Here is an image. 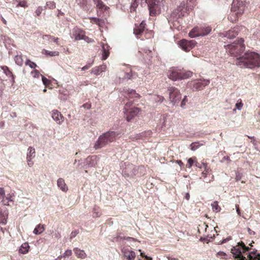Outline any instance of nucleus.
<instances>
[{
	"instance_id": "f257e3e1",
	"label": "nucleus",
	"mask_w": 260,
	"mask_h": 260,
	"mask_svg": "<svg viewBox=\"0 0 260 260\" xmlns=\"http://www.w3.org/2000/svg\"><path fill=\"white\" fill-rule=\"evenodd\" d=\"M142 0H132L130 7L131 13L135 12ZM147 4L149 15L154 17L159 15L165 9V0H145Z\"/></svg>"
},
{
	"instance_id": "f03ea898",
	"label": "nucleus",
	"mask_w": 260,
	"mask_h": 260,
	"mask_svg": "<svg viewBox=\"0 0 260 260\" xmlns=\"http://www.w3.org/2000/svg\"><path fill=\"white\" fill-rule=\"evenodd\" d=\"M236 64L241 68L253 69L260 67V55L254 52H247L238 58Z\"/></svg>"
},
{
	"instance_id": "7ed1b4c3",
	"label": "nucleus",
	"mask_w": 260,
	"mask_h": 260,
	"mask_svg": "<svg viewBox=\"0 0 260 260\" xmlns=\"http://www.w3.org/2000/svg\"><path fill=\"white\" fill-rule=\"evenodd\" d=\"M248 3L246 0H233L232 7L231 12L232 15L234 16V18L231 19L232 21H236L238 18L241 16L248 7Z\"/></svg>"
},
{
	"instance_id": "20e7f679",
	"label": "nucleus",
	"mask_w": 260,
	"mask_h": 260,
	"mask_svg": "<svg viewBox=\"0 0 260 260\" xmlns=\"http://www.w3.org/2000/svg\"><path fill=\"white\" fill-rule=\"evenodd\" d=\"M244 40L242 38L239 39L237 42L234 41L233 43L224 45L226 52H228L231 55L237 57V59L240 56H242L241 54L245 50V46L243 44Z\"/></svg>"
},
{
	"instance_id": "39448f33",
	"label": "nucleus",
	"mask_w": 260,
	"mask_h": 260,
	"mask_svg": "<svg viewBox=\"0 0 260 260\" xmlns=\"http://www.w3.org/2000/svg\"><path fill=\"white\" fill-rule=\"evenodd\" d=\"M118 134L113 131H109L101 135L94 145L95 149H100L105 147L109 143L112 142L116 140Z\"/></svg>"
},
{
	"instance_id": "423d86ee",
	"label": "nucleus",
	"mask_w": 260,
	"mask_h": 260,
	"mask_svg": "<svg viewBox=\"0 0 260 260\" xmlns=\"http://www.w3.org/2000/svg\"><path fill=\"white\" fill-rule=\"evenodd\" d=\"M190 71L181 72L179 71L175 68L170 69L168 72V78L173 81L177 80H185L189 78L192 75Z\"/></svg>"
},
{
	"instance_id": "0eeeda50",
	"label": "nucleus",
	"mask_w": 260,
	"mask_h": 260,
	"mask_svg": "<svg viewBox=\"0 0 260 260\" xmlns=\"http://www.w3.org/2000/svg\"><path fill=\"white\" fill-rule=\"evenodd\" d=\"M210 26H197L194 27L189 33V37L191 38L198 37H203L208 35L211 31Z\"/></svg>"
},
{
	"instance_id": "6e6552de",
	"label": "nucleus",
	"mask_w": 260,
	"mask_h": 260,
	"mask_svg": "<svg viewBox=\"0 0 260 260\" xmlns=\"http://www.w3.org/2000/svg\"><path fill=\"white\" fill-rule=\"evenodd\" d=\"M132 104V102H127L123 108L124 117L127 121L133 119L141 111L140 109L137 107L129 108Z\"/></svg>"
},
{
	"instance_id": "1a4fd4ad",
	"label": "nucleus",
	"mask_w": 260,
	"mask_h": 260,
	"mask_svg": "<svg viewBox=\"0 0 260 260\" xmlns=\"http://www.w3.org/2000/svg\"><path fill=\"white\" fill-rule=\"evenodd\" d=\"M169 100L173 105L178 104L181 98V94L179 90L175 87H170L168 88Z\"/></svg>"
},
{
	"instance_id": "9d476101",
	"label": "nucleus",
	"mask_w": 260,
	"mask_h": 260,
	"mask_svg": "<svg viewBox=\"0 0 260 260\" xmlns=\"http://www.w3.org/2000/svg\"><path fill=\"white\" fill-rule=\"evenodd\" d=\"M185 3L184 2L181 3L180 5L175 9L171 14V18H172L173 20L177 19L182 16H184L185 13L186 11L185 10Z\"/></svg>"
},
{
	"instance_id": "9b49d317",
	"label": "nucleus",
	"mask_w": 260,
	"mask_h": 260,
	"mask_svg": "<svg viewBox=\"0 0 260 260\" xmlns=\"http://www.w3.org/2000/svg\"><path fill=\"white\" fill-rule=\"evenodd\" d=\"M196 44L194 40H186L183 39L179 41L178 45L184 51L188 52L190 51Z\"/></svg>"
},
{
	"instance_id": "f8f14e48",
	"label": "nucleus",
	"mask_w": 260,
	"mask_h": 260,
	"mask_svg": "<svg viewBox=\"0 0 260 260\" xmlns=\"http://www.w3.org/2000/svg\"><path fill=\"white\" fill-rule=\"evenodd\" d=\"M239 27H234L228 31L220 33L219 36L221 38H226L229 39L235 38L239 33Z\"/></svg>"
},
{
	"instance_id": "ddd939ff",
	"label": "nucleus",
	"mask_w": 260,
	"mask_h": 260,
	"mask_svg": "<svg viewBox=\"0 0 260 260\" xmlns=\"http://www.w3.org/2000/svg\"><path fill=\"white\" fill-rule=\"evenodd\" d=\"M122 95L129 100L133 99V101L139 99L140 97L139 94L136 93L135 90L129 89H124Z\"/></svg>"
},
{
	"instance_id": "4468645a",
	"label": "nucleus",
	"mask_w": 260,
	"mask_h": 260,
	"mask_svg": "<svg viewBox=\"0 0 260 260\" xmlns=\"http://www.w3.org/2000/svg\"><path fill=\"white\" fill-rule=\"evenodd\" d=\"M52 118L58 124H61L64 121V118L61 113L57 110L52 111Z\"/></svg>"
},
{
	"instance_id": "2eb2a0df",
	"label": "nucleus",
	"mask_w": 260,
	"mask_h": 260,
	"mask_svg": "<svg viewBox=\"0 0 260 260\" xmlns=\"http://www.w3.org/2000/svg\"><path fill=\"white\" fill-rule=\"evenodd\" d=\"M85 35L84 32L80 28H75L73 30L72 38L75 40H81Z\"/></svg>"
},
{
	"instance_id": "dca6fc26",
	"label": "nucleus",
	"mask_w": 260,
	"mask_h": 260,
	"mask_svg": "<svg viewBox=\"0 0 260 260\" xmlns=\"http://www.w3.org/2000/svg\"><path fill=\"white\" fill-rule=\"evenodd\" d=\"M0 200L4 205H9V202L12 201L11 196L6 197L5 190L4 188L0 187Z\"/></svg>"
},
{
	"instance_id": "f3484780",
	"label": "nucleus",
	"mask_w": 260,
	"mask_h": 260,
	"mask_svg": "<svg viewBox=\"0 0 260 260\" xmlns=\"http://www.w3.org/2000/svg\"><path fill=\"white\" fill-rule=\"evenodd\" d=\"M8 214L9 212L7 209L3 210L0 208V224L3 225L7 224Z\"/></svg>"
},
{
	"instance_id": "a211bd4d",
	"label": "nucleus",
	"mask_w": 260,
	"mask_h": 260,
	"mask_svg": "<svg viewBox=\"0 0 260 260\" xmlns=\"http://www.w3.org/2000/svg\"><path fill=\"white\" fill-rule=\"evenodd\" d=\"M122 252L124 257L126 258L127 260H134L136 257V253L133 250L124 248L122 250Z\"/></svg>"
},
{
	"instance_id": "6ab92c4d",
	"label": "nucleus",
	"mask_w": 260,
	"mask_h": 260,
	"mask_svg": "<svg viewBox=\"0 0 260 260\" xmlns=\"http://www.w3.org/2000/svg\"><path fill=\"white\" fill-rule=\"evenodd\" d=\"M145 25L146 23L144 20H143L139 25L137 26L136 25V26L134 29V34L136 36L141 34L144 30Z\"/></svg>"
},
{
	"instance_id": "aec40b11",
	"label": "nucleus",
	"mask_w": 260,
	"mask_h": 260,
	"mask_svg": "<svg viewBox=\"0 0 260 260\" xmlns=\"http://www.w3.org/2000/svg\"><path fill=\"white\" fill-rule=\"evenodd\" d=\"M97 156H88L86 158L85 162L88 167H95L97 165Z\"/></svg>"
},
{
	"instance_id": "412c9836",
	"label": "nucleus",
	"mask_w": 260,
	"mask_h": 260,
	"mask_svg": "<svg viewBox=\"0 0 260 260\" xmlns=\"http://www.w3.org/2000/svg\"><path fill=\"white\" fill-rule=\"evenodd\" d=\"M109 45L107 44L102 45V59L106 60L109 55Z\"/></svg>"
},
{
	"instance_id": "4be33fe9",
	"label": "nucleus",
	"mask_w": 260,
	"mask_h": 260,
	"mask_svg": "<svg viewBox=\"0 0 260 260\" xmlns=\"http://www.w3.org/2000/svg\"><path fill=\"white\" fill-rule=\"evenodd\" d=\"M134 76L135 75L133 74L132 72L129 73L121 72L119 75V78L122 80H133L135 79V77H134Z\"/></svg>"
},
{
	"instance_id": "5701e85b",
	"label": "nucleus",
	"mask_w": 260,
	"mask_h": 260,
	"mask_svg": "<svg viewBox=\"0 0 260 260\" xmlns=\"http://www.w3.org/2000/svg\"><path fill=\"white\" fill-rule=\"evenodd\" d=\"M73 251L78 258L84 259L87 257V254L83 250H81L78 248H74Z\"/></svg>"
},
{
	"instance_id": "b1692460",
	"label": "nucleus",
	"mask_w": 260,
	"mask_h": 260,
	"mask_svg": "<svg viewBox=\"0 0 260 260\" xmlns=\"http://www.w3.org/2000/svg\"><path fill=\"white\" fill-rule=\"evenodd\" d=\"M96 7L100 11L107 10L109 7L106 6L101 0H92Z\"/></svg>"
},
{
	"instance_id": "393cba45",
	"label": "nucleus",
	"mask_w": 260,
	"mask_h": 260,
	"mask_svg": "<svg viewBox=\"0 0 260 260\" xmlns=\"http://www.w3.org/2000/svg\"><path fill=\"white\" fill-rule=\"evenodd\" d=\"M57 186L62 191L64 192H67L68 190V187L66 184L64 179L61 178H60L58 179Z\"/></svg>"
},
{
	"instance_id": "a878e982",
	"label": "nucleus",
	"mask_w": 260,
	"mask_h": 260,
	"mask_svg": "<svg viewBox=\"0 0 260 260\" xmlns=\"http://www.w3.org/2000/svg\"><path fill=\"white\" fill-rule=\"evenodd\" d=\"M2 70L4 71V73L6 74L7 76L9 78H11L9 80H12V81H14V77L12 74V73L10 71L9 68L6 66H3L2 67Z\"/></svg>"
},
{
	"instance_id": "bb28decb",
	"label": "nucleus",
	"mask_w": 260,
	"mask_h": 260,
	"mask_svg": "<svg viewBox=\"0 0 260 260\" xmlns=\"http://www.w3.org/2000/svg\"><path fill=\"white\" fill-rule=\"evenodd\" d=\"M45 230L44 225L39 224H38L34 230V233L36 235H39L42 233Z\"/></svg>"
},
{
	"instance_id": "cd10ccee",
	"label": "nucleus",
	"mask_w": 260,
	"mask_h": 260,
	"mask_svg": "<svg viewBox=\"0 0 260 260\" xmlns=\"http://www.w3.org/2000/svg\"><path fill=\"white\" fill-rule=\"evenodd\" d=\"M195 1L196 0H187L185 6V10L186 12L189 10L192 9L194 7Z\"/></svg>"
},
{
	"instance_id": "c85d7f7f",
	"label": "nucleus",
	"mask_w": 260,
	"mask_h": 260,
	"mask_svg": "<svg viewBox=\"0 0 260 260\" xmlns=\"http://www.w3.org/2000/svg\"><path fill=\"white\" fill-rule=\"evenodd\" d=\"M207 84H204L203 82H195L193 85V88L196 90H201Z\"/></svg>"
},
{
	"instance_id": "c756f323",
	"label": "nucleus",
	"mask_w": 260,
	"mask_h": 260,
	"mask_svg": "<svg viewBox=\"0 0 260 260\" xmlns=\"http://www.w3.org/2000/svg\"><path fill=\"white\" fill-rule=\"evenodd\" d=\"M203 166L204 167V170L202 172V176L203 177H206L207 175L211 174V170L208 167L207 164L205 162H203Z\"/></svg>"
},
{
	"instance_id": "7c9ffc66",
	"label": "nucleus",
	"mask_w": 260,
	"mask_h": 260,
	"mask_svg": "<svg viewBox=\"0 0 260 260\" xmlns=\"http://www.w3.org/2000/svg\"><path fill=\"white\" fill-rule=\"evenodd\" d=\"M14 60H15V63L17 65H18L19 66H22L23 65V60L22 59L21 54H20V55L18 54V55H16L14 58Z\"/></svg>"
},
{
	"instance_id": "2f4dec72",
	"label": "nucleus",
	"mask_w": 260,
	"mask_h": 260,
	"mask_svg": "<svg viewBox=\"0 0 260 260\" xmlns=\"http://www.w3.org/2000/svg\"><path fill=\"white\" fill-rule=\"evenodd\" d=\"M29 246L27 243L22 244L19 249V252L22 254L27 253L28 251Z\"/></svg>"
},
{
	"instance_id": "473e14b6",
	"label": "nucleus",
	"mask_w": 260,
	"mask_h": 260,
	"mask_svg": "<svg viewBox=\"0 0 260 260\" xmlns=\"http://www.w3.org/2000/svg\"><path fill=\"white\" fill-rule=\"evenodd\" d=\"M212 210L214 212H219L221 210L220 207L218 205L217 201H214L211 204Z\"/></svg>"
},
{
	"instance_id": "72a5a7b5",
	"label": "nucleus",
	"mask_w": 260,
	"mask_h": 260,
	"mask_svg": "<svg viewBox=\"0 0 260 260\" xmlns=\"http://www.w3.org/2000/svg\"><path fill=\"white\" fill-rule=\"evenodd\" d=\"M197 160V157L195 156L188 158L187 160V163L186 166V167L188 168H191Z\"/></svg>"
},
{
	"instance_id": "f704fd0d",
	"label": "nucleus",
	"mask_w": 260,
	"mask_h": 260,
	"mask_svg": "<svg viewBox=\"0 0 260 260\" xmlns=\"http://www.w3.org/2000/svg\"><path fill=\"white\" fill-rule=\"evenodd\" d=\"M28 151L26 158H32L35 156V150L34 148L29 147L28 148Z\"/></svg>"
},
{
	"instance_id": "c9c22d12",
	"label": "nucleus",
	"mask_w": 260,
	"mask_h": 260,
	"mask_svg": "<svg viewBox=\"0 0 260 260\" xmlns=\"http://www.w3.org/2000/svg\"><path fill=\"white\" fill-rule=\"evenodd\" d=\"M203 145V143L200 144L199 142H193L190 145V148L191 150L194 151Z\"/></svg>"
},
{
	"instance_id": "e433bc0d",
	"label": "nucleus",
	"mask_w": 260,
	"mask_h": 260,
	"mask_svg": "<svg viewBox=\"0 0 260 260\" xmlns=\"http://www.w3.org/2000/svg\"><path fill=\"white\" fill-rule=\"evenodd\" d=\"M43 51L44 52V54L47 56H58L59 55V52L58 51H50L47 50H43Z\"/></svg>"
},
{
	"instance_id": "4c0bfd02",
	"label": "nucleus",
	"mask_w": 260,
	"mask_h": 260,
	"mask_svg": "<svg viewBox=\"0 0 260 260\" xmlns=\"http://www.w3.org/2000/svg\"><path fill=\"white\" fill-rule=\"evenodd\" d=\"M44 85H45V88H48L49 89H52L53 88V85H52V83H53L56 86H55V87H57L58 85V82H43ZM43 91L45 92L46 91V88H45L44 90H43Z\"/></svg>"
},
{
	"instance_id": "58836bf2",
	"label": "nucleus",
	"mask_w": 260,
	"mask_h": 260,
	"mask_svg": "<svg viewBox=\"0 0 260 260\" xmlns=\"http://www.w3.org/2000/svg\"><path fill=\"white\" fill-rule=\"evenodd\" d=\"M25 64L26 66H28L31 69H35L37 66L36 63L30 61L29 59H27Z\"/></svg>"
},
{
	"instance_id": "ea45409f",
	"label": "nucleus",
	"mask_w": 260,
	"mask_h": 260,
	"mask_svg": "<svg viewBox=\"0 0 260 260\" xmlns=\"http://www.w3.org/2000/svg\"><path fill=\"white\" fill-rule=\"evenodd\" d=\"M46 38H49L51 39L50 40L51 41L57 43V42H58V38H56V37H54L53 36H50V35H43V40H45Z\"/></svg>"
},
{
	"instance_id": "a19ab883",
	"label": "nucleus",
	"mask_w": 260,
	"mask_h": 260,
	"mask_svg": "<svg viewBox=\"0 0 260 260\" xmlns=\"http://www.w3.org/2000/svg\"><path fill=\"white\" fill-rule=\"evenodd\" d=\"M153 99L156 102L161 103L164 101L165 99L162 96L155 95L153 96Z\"/></svg>"
},
{
	"instance_id": "79ce46f5",
	"label": "nucleus",
	"mask_w": 260,
	"mask_h": 260,
	"mask_svg": "<svg viewBox=\"0 0 260 260\" xmlns=\"http://www.w3.org/2000/svg\"><path fill=\"white\" fill-rule=\"evenodd\" d=\"M188 102V99L187 96H185L183 100H182L180 104V106L182 108H185L186 106V103Z\"/></svg>"
},
{
	"instance_id": "37998d69",
	"label": "nucleus",
	"mask_w": 260,
	"mask_h": 260,
	"mask_svg": "<svg viewBox=\"0 0 260 260\" xmlns=\"http://www.w3.org/2000/svg\"><path fill=\"white\" fill-rule=\"evenodd\" d=\"M226 256H227L226 254L223 251H219V252H217L216 254L217 257H221V258H223L225 259H228V258L225 257Z\"/></svg>"
},
{
	"instance_id": "c03bdc74",
	"label": "nucleus",
	"mask_w": 260,
	"mask_h": 260,
	"mask_svg": "<svg viewBox=\"0 0 260 260\" xmlns=\"http://www.w3.org/2000/svg\"><path fill=\"white\" fill-rule=\"evenodd\" d=\"M46 6L50 9H54L55 8V4L54 2H47Z\"/></svg>"
},
{
	"instance_id": "a18cd8bd",
	"label": "nucleus",
	"mask_w": 260,
	"mask_h": 260,
	"mask_svg": "<svg viewBox=\"0 0 260 260\" xmlns=\"http://www.w3.org/2000/svg\"><path fill=\"white\" fill-rule=\"evenodd\" d=\"M91 73L95 75H99L102 72H100V69L99 67H96L92 69Z\"/></svg>"
},
{
	"instance_id": "49530a36",
	"label": "nucleus",
	"mask_w": 260,
	"mask_h": 260,
	"mask_svg": "<svg viewBox=\"0 0 260 260\" xmlns=\"http://www.w3.org/2000/svg\"><path fill=\"white\" fill-rule=\"evenodd\" d=\"M243 104L242 103V101L241 99H239L237 101V103L236 104V108L238 110H241L243 107Z\"/></svg>"
},
{
	"instance_id": "de8ad7c7",
	"label": "nucleus",
	"mask_w": 260,
	"mask_h": 260,
	"mask_svg": "<svg viewBox=\"0 0 260 260\" xmlns=\"http://www.w3.org/2000/svg\"><path fill=\"white\" fill-rule=\"evenodd\" d=\"M31 74L34 78H38L41 75L39 72L37 70H34L31 72Z\"/></svg>"
},
{
	"instance_id": "09e8293b",
	"label": "nucleus",
	"mask_w": 260,
	"mask_h": 260,
	"mask_svg": "<svg viewBox=\"0 0 260 260\" xmlns=\"http://www.w3.org/2000/svg\"><path fill=\"white\" fill-rule=\"evenodd\" d=\"M72 254V251L70 249L67 250L63 254V257H68L71 256Z\"/></svg>"
},
{
	"instance_id": "8fccbe9b",
	"label": "nucleus",
	"mask_w": 260,
	"mask_h": 260,
	"mask_svg": "<svg viewBox=\"0 0 260 260\" xmlns=\"http://www.w3.org/2000/svg\"><path fill=\"white\" fill-rule=\"evenodd\" d=\"M90 19H92L95 23L100 24L101 23L103 22V20L99 19L96 17H91Z\"/></svg>"
},
{
	"instance_id": "3c124183",
	"label": "nucleus",
	"mask_w": 260,
	"mask_h": 260,
	"mask_svg": "<svg viewBox=\"0 0 260 260\" xmlns=\"http://www.w3.org/2000/svg\"><path fill=\"white\" fill-rule=\"evenodd\" d=\"M92 63H93V61L90 62V63H88V64H87L86 65H85V66H84L83 68H81V70L82 71H85L86 70H88L89 68H90L92 64Z\"/></svg>"
},
{
	"instance_id": "603ef678",
	"label": "nucleus",
	"mask_w": 260,
	"mask_h": 260,
	"mask_svg": "<svg viewBox=\"0 0 260 260\" xmlns=\"http://www.w3.org/2000/svg\"><path fill=\"white\" fill-rule=\"evenodd\" d=\"M43 11V8L42 7H38L35 12L37 16H39Z\"/></svg>"
},
{
	"instance_id": "864d4df0",
	"label": "nucleus",
	"mask_w": 260,
	"mask_h": 260,
	"mask_svg": "<svg viewBox=\"0 0 260 260\" xmlns=\"http://www.w3.org/2000/svg\"><path fill=\"white\" fill-rule=\"evenodd\" d=\"M98 67L100 69V72H105L107 68V66L105 64H103L101 66H99Z\"/></svg>"
},
{
	"instance_id": "5fc2aeb1",
	"label": "nucleus",
	"mask_w": 260,
	"mask_h": 260,
	"mask_svg": "<svg viewBox=\"0 0 260 260\" xmlns=\"http://www.w3.org/2000/svg\"><path fill=\"white\" fill-rule=\"evenodd\" d=\"M17 6H20L22 7H27L26 2L25 1H20L18 3Z\"/></svg>"
},
{
	"instance_id": "6e6d98bb",
	"label": "nucleus",
	"mask_w": 260,
	"mask_h": 260,
	"mask_svg": "<svg viewBox=\"0 0 260 260\" xmlns=\"http://www.w3.org/2000/svg\"><path fill=\"white\" fill-rule=\"evenodd\" d=\"M27 158V165L29 167H31L34 165V162L32 161V158Z\"/></svg>"
},
{
	"instance_id": "4d7b16f0",
	"label": "nucleus",
	"mask_w": 260,
	"mask_h": 260,
	"mask_svg": "<svg viewBox=\"0 0 260 260\" xmlns=\"http://www.w3.org/2000/svg\"><path fill=\"white\" fill-rule=\"evenodd\" d=\"M82 40H84L85 42L87 43L92 42V40L91 39L89 38L88 37L86 36L85 35H84V37L83 38Z\"/></svg>"
},
{
	"instance_id": "13d9d810",
	"label": "nucleus",
	"mask_w": 260,
	"mask_h": 260,
	"mask_svg": "<svg viewBox=\"0 0 260 260\" xmlns=\"http://www.w3.org/2000/svg\"><path fill=\"white\" fill-rule=\"evenodd\" d=\"M141 256L144 257L146 260H152V258L151 257L145 255L144 253L141 252Z\"/></svg>"
},
{
	"instance_id": "bf43d9fd",
	"label": "nucleus",
	"mask_w": 260,
	"mask_h": 260,
	"mask_svg": "<svg viewBox=\"0 0 260 260\" xmlns=\"http://www.w3.org/2000/svg\"><path fill=\"white\" fill-rule=\"evenodd\" d=\"M78 233L79 232L77 231H73L71 234V238H73L75 237L78 234Z\"/></svg>"
},
{
	"instance_id": "052dcab7",
	"label": "nucleus",
	"mask_w": 260,
	"mask_h": 260,
	"mask_svg": "<svg viewBox=\"0 0 260 260\" xmlns=\"http://www.w3.org/2000/svg\"><path fill=\"white\" fill-rule=\"evenodd\" d=\"M84 108L89 109L91 108V104L89 103H86L82 106Z\"/></svg>"
},
{
	"instance_id": "680f3d73",
	"label": "nucleus",
	"mask_w": 260,
	"mask_h": 260,
	"mask_svg": "<svg viewBox=\"0 0 260 260\" xmlns=\"http://www.w3.org/2000/svg\"><path fill=\"white\" fill-rule=\"evenodd\" d=\"M176 162L180 166V167H183L184 166V164L181 160H177Z\"/></svg>"
},
{
	"instance_id": "e2e57ef3",
	"label": "nucleus",
	"mask_w": 260,
	"mask_h": 260,
	"mask_svg": "<svg viewBox=\"0 0 260 260\" xmlns=\"http://www.w3.org/2000/svg\"><path fill=\"white\" fill-rule=\"evenodd\" d=\"M235 207H236V211H237V212L238 214L240 215H241V213H240L239 205L236 204Z\"/></svg>"
},
{
	"instance_id": "0e129e2a",
	"label": "nucleus",
	"mask_w": 260,
	"mask_h": 260,
	"mask_svg": "<svg viewBox=\"0 0 260 260\" xmlns=\"http://www.w3.org/2000/svg\"><path fill=\"white\" fill-rule=\"evenodd\" d=\"M41 76L42 77V81H51L50 80H48L46 77H45L44 76L41 75Z\"/></svg>"
},
{
	"instance_id": "69168bd1",
	"label": "nucleus",
	"mask_w": 260,
	"mask_h": 260,
	"mask_svg": "<svg viewBox=\"0 0 260 260\" xmlns=\"http://www.w3.org/2000/svg\"><path fill=\"white\" fill-rule=\"evenodd\" d=\"M184 198L186 200H189V198H190V195H189V193H185V195L184 196Z\"/></svg>"
},
{
	"instance_id": "338daca9",
	"label": "nucleus",
	"mask_w": 260,
	"mask_h": 260,
	"mask_svg": "<svg viewBox=\"0 0 260 260\" xmlns=\"http://www.w3.org/2000/svg\"><path fill=\"white\" fill-rule=\"evenodd\" d=\"M84 0H76V2L78 4H84Z\"/></svg>"
},
{
	"instance_id": "774afa93",
	"label": "nucleus",
	"mask_w": 260,
	"mask_h": 260,
	"mask_svg": "<svg viewBox=\"0 0 260 260\" xmlns=\"http://www.w3.org/2000/svg\"><path fill=\"white\" fill-rule=\"evenodd\" d=\"M168 258L169 260H179V259L178 258L170 257V256L168 257Z\"/></svg>"
}]
</instances>
